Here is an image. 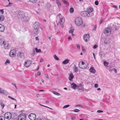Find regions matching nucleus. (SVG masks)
<instances>
[{"label":"nucleus","mask_w":120,"mask_h":120,"mask_svg":"<svg viewBox=\"0 0 120 120\" xmlns=\"http://www.w3.org/2000/svg\"><path fill=\"white\" fill-rule=\"evenodd\" d=\"M41 120H47L45 118H41Z\"/></svg>","instance_id":"nucleus-56"},{"label":"nucleus","mask_w":120,"mask_h":120,"mask_svg":"<svg viewBox=\"0 0 120 120\" xmlns=\"http://www.w3.org/2000/svg\"><path fill=\"white\" fill-rule=\"evenodd\" d=\"M56 3L58 5V7H60L61 5V3L60 1L58 0H56Z\"/></svg>","instance_id":"nucleus-28"},{"label":"nucleus","mask_w":120,"mask_h":120,"mask_svg":"<svg viewBox=\"0 0 120 120\" xmlns=\"http://www.w3.org/2000/svg\"><path fill=\"white\" fill-rule=\"evenodd\" d=\"M46 77L47 79H49V77L47 74L46 75Z\"/></svg>","instance_id":"nucleus-57"},{"label":"nucleus","mask_w":120,"mask_h":120,"mask_svg":"<svg viewBox=\"0 0 120 120\" xmlns=\"http://www.w3.org/2000/svg\"><path fill=\"white\" fill-rule=\"evenodd\" d=\"M1 105L2 109H3V108L4 107L5 105L4 104L2 103L1 104Z\"/></svg>","instance_id":"nucleus-45"},{"label":"nucleus","mask_w":120,"mask_h":120,"mask_svg":"<svg viewBox=\"0 0 120 120\" xmlns=\"http://www.w3.org/2000/svg\"><path fill=\"white\" fill-rule=\"evenodd\" d=\"M8 97L9 98H10L12 100L14 101H16V100L14 98L12 97H11L10 96H9Z\"/></svg>","instance_id":"nucleus-32"},{"label":"nucleus","mask_w":120,"mask_h":120,"mask_svg":"<svg viewBox=\"0 0 120 120\" xmlns=\"http://www.w3.org/2000/svg\"><path fill=\"white\" fill-rule=\"evenodd\" d=\"M73 70L74 72H76L78 71V69L76 66H75L73 67Z\"/></svg>","instance_id":"nucleus-23"},{"label":"nucleus","mask_w":120,"mask_h":120,"mask_svg":"<svg viewBox=\"0 0 120 120\" xmlns=\"http://www.w3.org/2000/svg\"><path fill=\"white\" fill-rule=\"evenodd\" d=\"M0 93L6 95L8 94V93L6 91L1 88H0Z\"/></svg>","instance_id":"nucleus-15"},{"label":"nucleus","mask_w":120,"mask_h":120,"mask_svg":"<svg viewBox=\"0 0 120 120\" xmlns=\"http://www.w3.org/2000/svg\"><path fill=\"white\" fill-rule=\"evenodd\" d=\"M74 30V29H73L70 30H69V33H72L73 32Z\"/></svg>","instance_id":"nucleus-38"},{"label":"nucleus","mask_w":120,"mask_h":120,"mask_svg":"<svg viewBox=\"0 0 120 120\" xmlns=\"http://www.w3.org/2000/svg\"><path fill=\"white\" fill-rule=\"evenodd\" d=\"M41 74V73L39 71H38L37 73V74L38 75H40Z\"/></svg>","instance_id":"nucleus-53"},{"label":"nucleus","mask_w":120,"mask_h":120,"mask_svg":"<svg viewBox=\"0 0 120 120\" xmlns=\"http://www.w3.org/2000/svg\"><path fill=\"white\" fill-rule=\"evenodd\" d=\"M98 47V45H94L93 48L94 49H95L97 48Z\"/></svg>","instance_id":"nucleus-43"},{"label":"nucleus","mask_w":120,"mask_h":120,"mask_svg":"<svg viewBox=\"0 0 120 120\" xmlns=\"http://www.w3.org/2000/svg\"><path fill=\"white\" fill-rule=\"evenodd\" d=\"M75 24L77 26H81L83 23L82 19L80 17H77L75 18Z\"/></svg>","instance_id":"nucleus-2"},{"label":"nucleus","mask_w":120,"mask_h":120,"mask_svg":"<svg viewBox=\"0 0 120 120\" xmlns=\"http://www.w3.org/2000/svg\"><path fill=\"white\" fill-rule=\"evenodd\" d=\"M38 104H39V105H40L42 106H44V107H46L47 108H49V109H52V108H50L49 107H47V106H45V105H41V104H40V103H38Z\"/></svg>","instance_id":"nucleus-40"},{"label":"nucleus","mask_w":120,"mask_h":120,"mask_svg":"<svg viewBox=\"0 0 120 120\" xmlns=\"http://www.w3.org/2000/svg\"><path fill=\"white\" fill-rule=\"evenodd\" d=\"M16 51L15 50H11L10 53V55L11 57H14L16 55Z\"/></svg>","instance_id":"nucleus-12"},{"label":"nucleus","mask_w":120,"mask_h":120,"mask_svg":"<svg viewBox=\"0 0 120 120\" xmlns=\"http://www.w3.org/2000/svg\"><path fill=\"white\" fill-rule=\"evenodd\" d=\"M77 89L78 91L81 92H82L86 90L83 87V86L81 84H79L78 85Z\"/></svg>","instance_id":"nucleus-7"},{"label":"nucleus","mask_w":120,"mask_h":120,"mask_svg":"<svg viewBox=\"0 0 120 120\" xmlns=\"http://www.w3.org/2000/svg\"><path fill=\"white\" fill-rule=\"evenodd\" d=\"M26 116L24 113L21 114L18 116V120H26Z\"/></svg>","instance_id":"nucleus-6"},{"label":"nucleus","mask_w":120,"mask_h":120,"mask_svg":"<svg viewBox=\"0 0 120 120\" xmlns=\"http://www.w3.org/2000/svg\"><path fill=\"white\" fill-rule=\"evenodd\" d=\"M12 117L11 113L9 112H7L6 113L4 114V117L8 119H11Z\"/></svg>","instance_id":"nucleus-9"},{"label":"nucleus","mask_w":120,"mask_h":120,"mask_svg":"<svg viewBox=\"0 0 120 120\" xmlns=\"http://www.w3.org/2000/svg\"><path fill=\"white\" fill-rule=\"evenodd\" d=\"M52 93L56 95L59 96L60 95V94L59 93H58L54 91H52Z\"/></svg>","instance_id":"nucleus-30"},{"label":"nucleus","mask_w":120,"mask_h":120,"mask_svg":"<svg viewBox=\"0 0 120 120\" xmlns=\"http://www.w3.org/2000/svg\"><path fill=\"white\" fill-rule=\"evenodd\" d=\"M74 112H78L80 111V110L78 109H75L73 111Z\"/></svg>","instance_id":"nucleus-39"},{"label":"nucleus","mask_w":120,"mask_h":120,"mask_svg":"<svg viewBox=\"0 0 120 120\" xmlns=\"http://www.w3.org/2000/svg\"><path fill=\"white\" fill-rule=\"evenodd\" d=\"M68 39L69 41L72 40V39L70 36H69L68 37Z\"/></svg>","instance_id":"nucleus-51"},{"label":"nucleus","mask_w":120,"mask_h":120,"mask_svg":"<svg viewBox=\"0 0 120 120\" xmlns=\"http://www.w3.org/2000/svg\"><path fill=\"white\" fill-rule=\"evenodd\" d=\"M33 55H34V53H35V51H34V50H33Z\"/></svg>","instance_id":"nucleus-64"},{"label":"nucleus","mask_w":120,"mask_h":120,"mask_svg":"<svg viewBox=\"0 0 120 120\" xmlns=\"http://www.w3.org/2000/svg\"><path fill=\"white\" fill-rule=\"evenodd\" d=\"M74 9L72 8H71L70 9V13H72L74 11Z\"/></svg>","instance_id":"nucleus-36"},{"label":"nucleus","mask_w":120,"mask_h":120,"mask_svg":"<svg viewBox=\"0 0 120 120\" xmlns=\"http://www.w3.org/2000/svg\"><path fill=\"white\" fill-rule=\"evenodd\" d=\"M33 26L34 27V28H39V23H35L33 25Z\"/></svg>","instance_id":"nucleus-21"},{"label":"nucleus","mask_w":120,"mask_h":120,"mask_svg":"<svg viewBox=\"0 0 120 120\" xmlns=\"http://www.w3.org/2000/svg\"><path fill=\"white\" fill-rule=\"evenodd\" d=\"M81 15L83 17H87L92 16L93 14L92 13H89L88 12L86 11L81 12Z\"/></svg>","instance_id":"nucleus-3"},{"label":"nucleus","mask_w":120,"mask_h":120,"mask_svg":"<svg viewBox=\"0 0 120 120\" xmlns=\"http://www.w3.org/2000/svg\"><path fill=\"white\" fill-rule=\"evenodd\" d=\"M96 27V25H95V26L94 27V28L93 29V30H95Z\"/></svg>","instance_id":"nucleus-62"},{"label":"nucleus","mask_w":120,"mask_h":120,"mask_svg":"<svg viewBox=\"0 0 120 120\" xmlns=\"http://www.w3.org/2000/svg\"><path fill=\"white\" fill-rule=\"evenodd\" d=\"M0 12L2 13V14H3L4 12L3 9H0Z\"/></svg>","instance_id":"nucleus-48"},{"label":"nucleus","mask_w":120,"mask_h":120,"mask_svg":"<svg viewBox=\"0 0 120 120\" xmlns=\"http://www.w3.org/2000/svg\"><path fill=\"white\" fill-rule=\"evenodd\" d=\"M112 71H114L116 73L117 72L116 71V70L115 69L113 68L112 69Z\"/></svg>","instance_id":"nucleus-50"},{"label":"nucleus","mask_w":120,"mask_h":120,"mask_svg":"<svg viewBox=\"0 0 120 120\" xmlns=\"http://www.w3.org/2000/svg\"><path fill=\"white\" fill-rule=\"evenodd\" d=\"M4 116H0V120H5Z\"/></svg>","instance_id":"nucleus-37"},{"label":"nucleus","mask_w":120,"mask_h":120,"mask_svg":"<svg viewBox=\"0 0 120 120\" xmlns=\"http://www.w3.org/2000/svg\"><path fill=\"white\" fill-rule=\"evenodd\" d=\"M53 57L55 59L57 60H59V59L58 58L56 54H55L53 56Z\"/></svg>","instance_id":"nucleus-33"},{"label":"nucleus","mask_w":120,"mask_h":120,"mask_svg":"<svg viewBox=\"0 0 120 120\" xmlns=\"http://www.w3.org/2000/svg\"><path fill=\"white\" fill-rule=\"evenodd\" d=\"M36 40H38L39 39L38 37H36L35 38Z\"/></svg>","instance_id":"nucleus-61"},{"label":"nucleus","mask_w":120,"mask_h":120,"mask_svg":"<svg viewBox=\"0 0 120 120\" xmlns=\"http://www.w3.org/2000/svg\"><path fill=\"white\" fill-rule=\"evenodd\" d=\"M5 27L2 24H0V32H3L4 30Z\"/></svg>","instance_id":"nucleus-17"},{"label":"nucleus","mask_w":120,"mask_h":120,"mask_svg":"<svg viewBox=\"0 0 120 120\" xmlns=\"http://www.w3.org/2000/svg\"><path fill=\"white\" fill-rule=\"evenodd\" d=\"M19 17L23 18L24 21L26 22H27L29 20V18L28 16H25L23 14H21V15L20 16H19Z\"/></svg>","instance_id":"nucleus-11"},{"label":"nucleus","mask_w":120,"mask_h":120,"mask_svg":"<svg viewBox=\"0 0 120 120\" xmlns=\"http://www.w3.org/2000/svg\"><path fill=\"white\" fill-rule=\"evenodd\" d=\"M4 19V17L3 15L0 16V21H3Z\"/></svg>","instance_id":"nucleus-29"},{"label":"nucleus","mask_w":120,"mask_h":120,"mask_svg":"<svg viewBox=\"0 0 120 120\" xmlns=\"http://www.w3.org/2000/svg\"><path fill=\"white\" fill-rule=\"evenodd\" d=\"M35 49L36 52H41V50L40 49H38L37 48H35Z\"/></svg>","instance_id":"nucleus-31"},{"label":"nucleus","mask_w":120,"mask_h":120,"mask_svg":"<svg viewBox=\"0 0 120 120\" xmlns=\"http://www.w3.org/2000/svg\"><path fill=\"white\" fill-rule=\"evenodd\" d=\"M31 63V61L29 60H27L24 63V65L26 67H28L30 66Z\"/></svg>","instance_id":"nucleus-13"},{"label":"nucleus","mask_w":120,"mask_h":120,"mask_svg":"<svg viewBox=\"0 0 120 120\" xmlns=\"http://www.w3.org/2000/svg\"><path fill=\"white\" fill-rule=\"evenodd\" d=\"M76 106V107L78 106V107H82V106L81 105H77Z\"/></svg>","instance_id":"nucleus-54"},{"label":"nucleus","mask_w":120,"mask_h":120,"mask_svg":"<svg viewBox=\"0 0 120 120\" xmlns=\"http://www.w3.org/2000/svg\"><path fill=\"white\" fill-rule=\"evenodd\" d=\"M36 96L37 97H38V98H39V97L40 95L39 94H37L36 95Z\"/></svg>","instance_id":"nucleus-59"},{"label":"nucleus","mask_w":120,"mask_h":120,"mask_svg":"<svg viewBox=\"0 0 120 120\" xmlns=\"http://www.w3.org/2000/svg\"><path fill=\"white\" fill-rule=\"evenodd\" d=\"M63 2L64 3L67 5H68L69 4L65 0H64L63 1Z\"/></svg>","instance_id":"nucleus-35"},{"label":"nucleus","mask_w":120,"mask_h":120,"mask_svg":"<svg viewBox=\"0 0 120 120\" xmlns=\"http://www.w3.org/2000/svg\"><path fill=\"white\" fill-rule=\"evenodd\" d=\"M89 70L90 72H92L94 74L95 73L96 71L95 69L94 68L91 67L89 69Z\"/></svg>","instance_id":"nucleus-22"},{"label":"nucleus","mask_w":120,"mask_h":120,"mask_svg":"<svg viewBox=\"0 0 120 120\" xmlns=\"http://www.w3.org/2000/svg\"><path fill=\"white\" fill-rule=\"evenodd\" d=\"M38 28H34L33 32L35 35L37 34L38 33Z\"/></svg>","instance_id":"nucleus-24"},{"label":"nucleus","mask_w":120,"mask_h":120,"mask_svg":"<svg viewBox=\"0 0 120 120\" xmlns=\"http://www.w3.org/2000/svg\"><path fill=\"white\" fill-rule=\"evenodd\" d=\"M103 22V19H101V20L100 22V23L101 24Z\"/></svg>","instance_id":"nucleus-63"},{"label":"nucleus","mask_w":120,"mask_h":120,"mask_svg":"<svg viewBox=\"0 0 120 120\" xmlns=\"http://www.w3.org/2000/svg\"><path fill=\"white\" fill-rule=\"evenodd\" d=\"M12 84L14 85V86H15V87L16 88V84L15 83H12Z\"/></svg>","instance_id":"nucleus-55"},{"label":"nucleus","mask_w":120,"mask_h":120,"mask_svg":"<svg viewBox=\"0 0 120 120\" xmlns=\"http://www.w3.org/2000/svg\"><path fill=\"white\" fill-rule=\"evenodd\" d=\"M63 23H62L61 24H61V26L62 28H63L64 27L63 25Z\"/></svg>","instance_id":"nucleus-58"},{"label":"nucleus","mask_w":120,"mask_h":120,"mask_svg":"<svg viewBox=\"0 0 120 120\" xmlns=\"http://www.w3.org/2000/svg\"><path fill=\"white\" fill-rule=\"evenodd\" d=\"M70 106L69 105H64L63 108V109H64L65 108H66L69 107Z\"/></svg>","instance_id":"nucleus-41"},{"label":"nucleus","mask_w":120,"mask_h":120,"mask_svg":"<svg viewBox=\"0 0 120 120\" xmlns=\"http://www.w3.org/2000/svg\"><path fill=\"white\" fill-rule=\"evenodd\" d=\"M24 56V53L22 52H19L17 53V56L19 59H21L23 58Z\"/></svg>","instance_id":"nucleus-8"},{"label":"nucleus","mask_w":120,"mask_h":120,"mask_svg":"<svg viewBox=\"0 0 120 120\" xmlns=\"http://www.w3.org/2000/svg\"><path fill=\"white\" fill-rule=\"evenodd\" d=\"M94 87L96 88H98V85L97 84H94Z\"/></svg>","instance_id":"nucleus-47"},{"label":"nucleus","mask_w":120,"mask_h":120,"mask_svg":"<svg viewBox=\"0 0 120 120\" xmlns=\"http://www.w3.org/2000/svg\"><path fill=\"white\" fill-rule=\"evenodd\" d=\"M88 66V64H86L83 61H82L81 63H80L79 64V68L82 69L86 68Z\"/></svg>","instance_id":"nucleus-5"},{"label":"nucleus","mask_w":120,"mask_h":120,"mask_svg":"<svg viewBox=\"0 0 120 120\" xmlns=\"http://www.w3.org/2000/svg\"><path fill=\"white\" fill-rule=\"evenodd\" d=\"M93 55L94 59H95V54L94 53H93Z\"/></svg>","instance_id":"nucleus-60"},{"label":"nucleus","mask_w":120,"mask_h":120,"mask_svg":"<svg viewBox=\"0 0 120 120\" xmlns=\"http://www.w3.org/2000/svg\"><path fill=\"white\" fill-rule=\"evenodd\" d=\"M37 1L38 0H29L30 2L33 4H35Z\"/></svg>","instance_id":"nucleus-27"},{"label":"nucleus","mask_w":120,"mask_h":120,"mask_svg":"<svg viewBox=\"0 0 120 120\" xmlns=\"http://www.w3.org/2000/svg\"><path fill=\"white\" fill-rule=\"evenodd\" d=\"M112 31V29L111 28L107 27L105 29L104 33L105 35H109L111 34Z\"/></svg>","instance_id":"nucleus-4"},{"label":"nucleus","mask_w":120,"mask_h":120,"mask_svg":"<svg viewBox=\"0 0 120 120\" xmlns=\"http://www.w3.org/2000/svg\"><path fill=\"white\" fill-rule=\"evenodd\" d=\"M97 112L98 113H101V112H103V111L102 110H98L97 111Z\"/></svg>","instance_id":"nucleus-49"},{"label":"nucleus","mask_w":120,"mask_h":120,"mask_svg":"<svg viewBox=\"0 0 120 120\" xmlns=\"http://www.w3.org/2000/svg\"><path fill=\"white\" fill-rule=\"evenodd\" d=\"M71 87L74 89H75L77 88L78 85L74 83H73L71 84Z\"/></svg>","instance_id":"nucleus-16"},{"label":"nucleus","mask_w":120,"mask_h":120,"mask_svg":"<svg viewBox=\"0 0 120 120\" xmlns=\"http://www.w3.org/2000/svg\"><path fill=\"white\" fill-rule=\"evenodd\" d=\"M4 48L5 49H8L9 48V45L8 43H6L4 45Z\"/></svg>","instance_id":"nucleus-19"},{"label":"nucleus","mask_w":120,"mask_h":120,"mask_svg":"<svg viewBox=\"0 0 120 120\" xmlns=\"http://www.w3.org/2000/svg\"><path fill=\"white\" fill-rule=\"evenodd\" d=\"M7 63H8V64L10 63V61L8 59H7L6 60V61L5 62V64H7Z\"/></svg>","instance_id":"nucleus-42"},{"label":"nucleus","mask_w":120,"mask_h":120,"mask_svg":"<svg viewBox=\"0 0 120 120\" xmlns=\"http://www.w3.org/2000/svg\"><path fill=\"white\" fill-rule=\"evenodd\" d=\"M29 117L31 120H35L36 119V116L34 114L31 113L29 115Z\"/></svg>","instance_id":"nucleus-10"},{"label":"nucleus","mask_w":120,"mask_h":120,"mask_svg":"<svg viewBox=\"0 0 120 120\" xmlns=\"http://www.w3.org/2000/svg\"><path fill=\"white\" fill-rule=\"evenodd\" d=\"M13 4L12 3H11L10 2L8 4V5L7 6V7H9L10 6H11V4Z\"/></svg>","instance_id":"nucleus-44"},{"label":"nucleus","mask_w":120,"mask_h":120,"mask_svg":"<svg viewBox=\"0 0 120 120\" xmlns=\"http://www.w3.org/2000/svg\"><path fill=\"white\" fill-rule=\"evenodd\" d=\"M57 19L56 22L58 25L61 24L65 22V18L64 16L61 15L60 13H59L57 15Z\"/></svg>","instance_id":"nucleus-1"},{"label":"nucleus","mask_w":120,"mask_h":120,"mask_svg":"<svg viewBox=\"0 0 120 120\" xmlns=\"http://www.w3.org/2000/svg\"><path fill=\"white\" fill-rule=\"evenodd\" d=\"M4 40V39H0V44L1 45H2L3 44H4L5 43Z\"/></svg>","instance_id":"nucleus-26"},{"label":"nucleus","mask_w":120,"mask_h":120,"mask_svg":"<svg viewBox=\"0 0 120 120\" xmlns=\"http://www.w3.org/2000/svg\"><path fill=\"white\" fill-rule=\"evenodd\" d=\"M74 77V76L73 74L72 73H71L69 75V76L68 77L69 80H70L71 81Z\"/></svg>","instance_id":"nucleus-20"},{"label":"nucleus","mask_w":120,"mask_h":120,"mask_svg":"<svg viewBox=\"0 0 120 120\" xmlns=\"http://www.w3.org/2000/svg\"><path fill=\"white\" fill-rule=\"evenodd\" d=\"M77 47L79 49H80V46L79 45V44L77 45Z\"/></svg>","instance_id":"nucleus-52"},{"label":"nucleus","mask_w":120,"mask_h":120,"mask_svg":"<svg viewBox=\"0 0 120 120\" xmlns=\"http://www.w3.org/2000/svg\"><path fill=\"white\" fill-rule=\"evenodd\" d=\"M95 4L96 5H97L98 4V1H96L95 2Z\"/></svg>","instance_id":"nucleus-46"},{"label":"nucleus","mask_w":120,"mask_h":120,"mask_svg":"<svg viewBox=\"0 0 120 120\" xmlns=\"http://www.w3.org/2000/svg\"><path fill=\"white\" fill-rule=\"evenodd\" d=\"M109 63L108 62H106V61H104V65L105 66H107V65L109 64Z\"/></svg>","instance_id":"nucleus-34"},{"label":"nucleus","mask_w":120,"mask_h":120,"mask_svg":"<svg viewBox=\"0 0 120 120\" xmlns=\"http://www.w3.org/2000/svg\"><path fill=\"white\" fill-rule=\"evenodd\" d=\"M89 38V34H86L84 35L83 37V38L86 42L88 41Z\"/></svg>","instance_id":"nucleus-14"},{"label":"nucleus","mask_w":120,"mask_h":120,"mask_svg":"<svg viewBox=\"0 0 120 120\" xmlns=\"http://www.w3.org/2000/svg\"><path fill=\"white\" fill-rule=\"evenodd\" d=\"M69 60L68 59H67L64 60L62 62V64H67L68 63Z\"/></svg>","instance_id":"nucleus-25"},{"label":"nucleus","mask_w":120,"mask_h":120,"mask_svg":"<svg viewBox=\"0 0 120 120\" xmlns=\"http://www.w3.org/2000/svg\"><path fill=\"white\" fill-rule=\"evenodd\" d=\"M93 10V8H92L90 7L88 8L87 9V11H88L89 13H92L91 12Z\"/></svg>","instance_id":"nucleus-18"}]
</instances>
